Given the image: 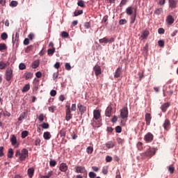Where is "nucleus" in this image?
I'll return each instance as SVG.
<instances>
[{
    "label": "nucleus",
    "mask_w": 178,
    "mask_h": 178,
    "mask_svg": "<svg viewBox=\"0 0 178 178\" xmlns=\"http://www.w3.org/2000/svg\"><path fill=\"white\" fill-rule=\"evenodd\" d=\"M163 127L164 129L168 131L170 129V120L169 119H165Z\"/></svg>",
    "instance_id": "f8f14e48"
},
{
    "label": "nucleus",
    "mask_w": 178,
    "mask_h": 178,
    "mask_svg": "<svg viewBox=\"0 0 178 178\" xmlns=\"http://www.w3.org/2000/svg\"><path fill=\"white\" fill-rule=\"evenodd\" d=\"M142 156H147V158H152L155 155V149L149 147L147 150L142 153Z\"/></svg>",
    "instance_id": "20e7f679"
},
{
    "label": "nucleus",
    "mask_w": 178,
    "mask_h": 178,
    "mask_svg": "<svg viewBox=\"0 0 178 178\" xmlns=\"http://www.w3.org/2000/svg\"><path fill=\"white\" fill-rule=\"evenodd\" d=\"M41 144V139H40V138H36V140H35V145L36 147H40Z\"/></svg>",
    "instance_id": "79ce46f5"
},
{
    "label": "nucleus",
    "mask_w": 178,
    "mask_h": 178,
    "mask_svg": "<svg viewBox=\"0 0 178 178\" xmlns=\"http://www.w3.org/2000/svg\"><path fill=\"white\" fill-rule=\"evenodd\" d=\"M136 17H137V7H135L134 15L130 17L131 24H134V22H136Z\"/></svg>",
    "instance_id": "4468645a"
},
{
    "label": "nucleus",
    "mask_w": 178,
    "mask_h": 178,
    "mask_svg": "<svg viewBox=\"0 0 178 178\" xmlns=\"http://www.w3.org/2000/svg\"><path fill=\"white\" fill-rule=\"evenodd\" d=\"M93 70L95 72V76H99L101 73H102V70L101 69V67L97 64L94 66Z\"/></svg>",
    "instance_id": "9d476101"
},
{
    "label": "nucleus",
    "mask_w": 178,
    "mask_h": 178,
    "mask_svg": "<svg viewBox=\"0 0 178 178\" xmlns=\"http://www.w3.org/2000/svg\"><path fill=\"white\" fill-rule=\"evenodd\" d=\"M65 69L66 70H72V66L70 65V63H65Z\"/></svg>",
    "instance_id": "052dcab7"
},
{
    "label": "nucleus",
    "mask_w": 178,
    "mask_h": 178,
    "mask_svg": "<svg viewBox=\"0 0 178 178\" xmlns=\"http://www.w3.org/2000/svg\"><path fill=\"white\" fill-rule=\"evenodd\" d=\"M33 77V73L31 72H26L25 73V79L29 80V79H31Z\"/></svg>",
    "instance_id": "e433bc0d"
},
{
    "label": "nucleus",
    "mask_w": 178,
    "mask_h": 178,
    "mask_svg": "<svg viewBox=\"0 0 178 178\" xmlns=\"http://www.w3.org/2000/svg\"><path fill=\"white\" fill-rule=\"evenodd\" d=\"M93 120L94 122H95V120H98L99 124L97 127L101 126V111H99V110H95L93 111Z\"/></svg>",
    "instance_id": "39448f33"
},
{
    "label": "nucleus",
    "mask_w": 178,
    "mask_h": 178,
    "mask_svg": "<svg viewBox=\"0 0 178 178\" xmlns=\"http://www.w3.org/2000/svg\"><path fill=\"white\" fill-rule=\"evenodd\" d=\"M60 137H63L65 138L66 137V130L65 129H61L59 133Z\"/></svg>",
    "instance_id": "c9c22d12"
},
{
    "label": "nucleus",
    "mask_w": 178,
    "mask_h": 178,
    "mask_svg": "<svg viewBox=\"0 0 178 178\" xmlns=\"http://www.w3.org/2000/svg\"><path fill=\"white\" fill-rule=\"evenodd\" d=\"M49 165L51 168H54V166H56V161L53 160V159H50Z\"/></svg>",
    "instance_id": "4c0bfd02"
},
{
    "label": "nucleus",
    "mask_w": 178,
    "mask_h": 178,
    "mask_svg": "<svg viewBox=\"0 0 178 178\" xmlns=\"http://www.w3.org/2000/svg\"><path fill=\"white\" fill-rule=\"evenodd\" d=\"M159 34H165V29L163 28H159L158 29Z\"/></svg>",
    "instance_id": "69168bd1"
},
{
    "label": "nucleus",
    "mask_w": 178,
    "mask_h": 178,
    "mask_svg": "<svg viewBox=\"0 0 178 178\" xmlns=\"http://www.w3.org/2000/svg\"><path fill=\"white\" fill-rule=\"evenodd\" d=\"M18 3L17 1H12L10 3V6H11L12 8H16V6H17Z\"/></svg>",
    "instance_id": "a19ab883"
},
{
    "label": "nucleus",
    "mask_w": 178,
    "mask_h": 178,
    "mask_svg": "<svg viewBox=\"0 0 178 178\" xmlns=\"http://www.w3.org/2000/svg\"><path fill=\"white\" fill-rule=\"evenodd\" d=\"M113 158L111 156H106V162H112Z\"/></svg>",
    "instance_id": "0e129e2a"
},
{
    "label": "nucleus",
    "mask_w": 178,
    "mask_h": 178,
    "mask_svg": "<svg viewBox=\"0 0 178 178\" xmlns=\"http://www.w3.org/2000/svg\"><path fill=\"white\" fill-rule=\"evenodd\" d=\"M1 40H7L8 39V33H1Z\"/></svg>",
    "instance_id": "49530a36"
},
{
    "label": "nucleus",
    "mask_w": 178,
    "mask_h": 178,
    "mask_svg": "<svg viewBox=\"0 0 178 178\" xmlns=\"http://www.w3.org/2000/svg\"><path fill=\"white\" fill-rule=\"evenodd\" d=\"M159 47H161V48H163L165 47V41L160 40L158 41Z\"/></svg>",
    "instance_id": "a18cd8bd"
},
{
    "label": "nucleus",
    "mask_w": 178,
    "mask_h": 178,
    "mask_svg": "<svg viewBox=\"0 0 178 178\" xmlns=\"http://www.w3.org/2000/svg\"><path fill=\"white\" fill-rule=\"evenodd\" d=\"M16 41H19V33H15V35H13V43L15 44Z\"/></svg>",
    "instance_id": "72a5a7b5"
},
{
    "label": "nucleus",
    "mask_w": 178,
    "mask_h": 178,
    "mask_svg": "<svg viewBox=\"0 0 178 178\" xmlns=\"http://www.w3.org/2000/svg\"><path fill=\"white\" fill-rule=\"evenodd\" d=\"M106 147L108 149L111 148H113V147H115V142L108 141V143H106Z\"/></svg>",
    "instance_id": "5701e85b"
},
{
    "label": "nucleus",
    "mask_w": 178,
    "mask_h": 178,
    "mask_svg": "<svg viewBox=\"0 0 178 178\" xmlns=\"http://www.w3.org/2000/svg\"><path fill=\"white\" fill-rule=\"evenodd\" d=\"M120 112V118L126 122V120H127V117L129 116V110L127 107L122 108V109H121Z\"/></svg>",
    "instance_id": "7ed1b4c3"
},
{
    "label": "nucleus",
    "mask_w": 178,
    "mask_h": 178,
    "mask_svg": "<svg viewBox=\"0 0 178 178\" xmlns=\"http://www.w3.org/2000/svg\"><path fill=\"white\" fill-rule=\"evenodd\" d=\"M29 90H30V84H26L23 87L22 91V92H27Z\"/></svg>",
    "instance_id": "7c9ffc66"
},
{
    "label": "nucleus",
    "mask_w": 178,
    "mask_h": 178,
    "mask_svg": "<svg viewBox=\"0 0 178 178\" xmlns=\"http://www.w3.org/2000/svg\"><path fill=\"white\" fill-rule=\"evenodd\" d=\"M137 148H138V149L139 150V151H142V149H143V143H141V142H138V143H137Z\"/></svg>",
    "instance_id": "37998d69"
},
{
    "label": "nucleus",
    "mask_w": 178,
    "mask_h": 178,
    "mask_svg": "<svg viewBox=\"0 0 178 178\" xmlns=\"http://www.w3.org/2000/svg\"><path fill=\"white\" fill-rule=\"evenodd\" d=\"M77 108L81 113V115H83V113H86V112H87V107L80 103L77 104Z\"/></svg>",
    "instance_id": "1a4fd4ad"
},
{
    "label": "nucleus",
    "mask_w": 178,
    "mask_h": 178,
    "mask_svg": "<svg viewBox=\"0 0 178 178\" xmlns=\"http://www.w3.org/2000/svg\"><path fill=\"white\" fill-rule=\"evenodd\" d=\"M15 156L19 158L20 162H23V161H26V159L29 158V150L27 149H22L21 151L17 150Z\"/></svg>",
    "instance_id": "f257e3e1"
},
{
    "label": "nucleus",
    "mask_w": 178,
    "mask_h": 178,
    "mask_svg": "<svg viewBox=\"0 0 178 178\" xmlns=\"http://www.w3.org/2000/svg\"><path fill=\"white\" fill-rule=\"evenodd\" d=\"M59 169L61 172H66V170H67V169H68L67 165H66V163H62L60 165Z\"/></svg>",
    "instance_id": "aec40b11"
},
{
    "label": "nucleus",
    "mask_w": 178,
    "mask_h": 178,
    "mask_svg": "<svg viewBox=\"0 0 178 178\" xmlns=\"http://www.w3.org/2000/svg\"><path fill=\"white\" fill-rule=\"evenodd\" d=\"M163 12V9L162 8H158L154 11V15H156L157 16H159L161 13Z\"/></svg>",
    "instance_id": "2f4dec72"
},
{
    "label": "nucleus",
    "mask_w": 178,
    "mask_h": 178,
    "mask_svg": "<svg viewBox=\"0 0 178 178\" xmlns=\"http://www.w3.org/2000/svg\"><path fill=\"white\" fill-rule=\"evenodd\" d=\"M84 27L85 29H90V27H91V23L90 22H85L84 23Z\"/></svg>",
    "instance_id": "680f3d73"
},
{
    "label": "nucleus",
    "mask_w": 178,
    "mask_h": 178,
    "mask_svg": "<svg viewBox=\"0 0 178 178\" xmlns=\"http://www.w3.org/2000/svg\"><path fill=\"white\" fill-rule=\"evenodd\" d=\"M54 175V171L51 170V171H49L46 175H43L42 177V178H49L51 177V176H52Z\"/></svg>",
    "instance_id": "c756f323"
},
{
    "label": "nucleus",
    "mask_w": 178,
    "mask_h": 178,
    "mask_svg": "<svg viewBox=\"0 0 178 178\" xmlns=\"http://www.w3.org/2000/svg\"><path fill=\"white\" fill-rule=\"evenodd\" d=\"M48 55H54L55 54V47H53L52 49H49L47 50Z\"/></svg>",
    "instance_id": "ea45409f"
},
{
    "label": "nucleus",
    "mask_w": 178,
    "mask_h": 178,
    "mask_svg": "<svg viewBox=\"0 0 178 178\" xmlns=\"http://www.w3.org/2000/svg\"><path fill=\"white\" fill-rule=\"evenodd\" d=\"M145 119L147 126H149V124H151V119H152V117H151V114L148 113H146L145 115Z\"/></svg>",
    "instance_id": "f3484780"
},
{
    "label": "nucleus",
    "mask_w": 178,
    "mask_h": 178,
    "mask_svg": "<svg viewBox=\"0 0 178 178\" xmlns=\"http://www.w3.org/2000/svg\"><path fill=\"white\" fill-rule=\"evenodd\" d=\"M136 7L137 8V6L135 7L129 6L126 9V13L128 15V16H131L133 15V10L134 11V9H136Z\"/></svg>",
    "instance_id": "dca6fc26"
},
{
    "label": "nucleus",
    "mask_w": 178,
    "mask_h": 178,
    "mask_svg": "<svg viewBox=\"0 0 178 178\" xmlns=\"http://www.w3.org/2000/svg\"><path fill=\"white\" fill-rule=\"evenodd\" d=\"M170 106V103H165L161 106V109L162 112H166L168 111V108Z\"/></svg>",
    "instance_id": "6ab92c4d"
},
{
    "label": "nucleus",
    "mask_w": 178,
    "mask_h": 178,
    "mask_svg": "<svg viewBox=\"0 0 178 178\" xmlns=\"http://www.w3.org/2000/svg\"><path fill=\"white\" fill-rule=\"evenodd\" d=\"M19 70H24V69H26V64L25 63H20L19 65Z\"/></svg>",
    "instance_id": "603ef678"
},
{
    "label": "nucleus",
    "mask_w": 178,
    "mask_h": 178,
    "mask_svg": "<svg viewBox=\"0 0 178 178\" xmlns=\"http://www.w3.org/2000/svg\"><path fill=\"white\" fill-rule=\"evenodd\" d=\"M76 173H82L83 175H87V170H86L85 167L81 165H77L75 167Z\"/></svg>",
    "instance_id": "0eeeda50"
},
{
    "label": "nucleus",
    "mask_w": 178,
    "mask_h": 178,
    "mask_svg": "<svg viewBox=\"0 0 178 178\" xmlns=\"http://www.w3.org/2000/svg\"><path fill=\"white\" fill-rule=\"evenodd\" d=\"M61 36L63 38H67V37H69V33L66 31H63L61 33Z\"/></svg>",
    "instance_id": "864d4df0"
},
{
    "label": "nucleus",
    "mask_w": 178,
    "mask_h": 178,
    "mask_svg": "<svg viewBox=\"0 0 178 178\" xmlns=\"http://www.w3.org/2000/svg\"><path fill=\"white\" fill-rule=\"evenodd\" d=\"M115 131H116L117 133H122V127H120V126H117V127H115Z\"/></svg>",
    "instance_id": "e2e57ef3"
},
{
    "label": "nucleus",
    "mask_w": 178,
    "mask_h": 178,
    "mask_svg": "<svg viewBox=\"0 0 178 178\" xmlns=\"http://www.w3.org/2000/svg\"><path fill=\"white\" fill-rule=\"evenodd\" d=\"M79 15H83V10H76L74 13V16H79Z\"/></svg>",
    "instance_id": "5fc2aeb1"
},
{
    "label": "nucleus",
    "mask_w": 178,
    "mask_h": 178,
    "mask_svg": "<svg viewBox=\"0 0 178 178\" xmlns=\"http://www.w3.org/2000/svg\"><path fill=\"white\" fill-rule=\"evenodd\" d=\"M78 6H80L81 8H84V1L80 0L77 3Z\"/></svg>",
    "instance_id": "6e6d98bb"
},
{
    "label": "nucleus",
    "mask_w": 178,
    "mask_h": 178,
    "mask_svg": "<svg viewBox=\"0 0 178 178\" xmlns=\"http://www.w3.org/2000/svg\"><path fill=\"white\" fill-rule=\"evenodd\" d=\"M66 111H65V120H67V122H69V120H70V119H72L73 118V115L72 114V111H70V106H66Z\"/></svg>",
    "instance_id": "423d86ee"
},
{
    "label": "nucleus",
    "mask_w": 178,
    "mask_h": 178,
    "mask_svg": "<svg viewBox=\"0 0 178 178\" xmlns=\"http://www.w3.org/2000/svg\"><path fill=\"white\" fill-rule=\"evenodd\" d=\"M167 22L169 24H173V23H175V19H173V17L172 15H168L167 17Z\"/></svg>",
    "instance_id": "b1692460"
},
{
    "label": "nucleus",
    "mask_w": 178,
    "mask_h": 178,
    "mask_svg": "<svg viewBox=\"0 0 178 178\" xmlns=\"http://www.w3.org/2000/svg\"><path fill=\"white\" fill-rule=\"evenodd\" d=\"M41 127H42L43 129H49V124H48L47 122H43L41 124Z\"/></svg>",
    "instance_id": "8fccbe9b"
},
{
    "label": "nucleus",
    "mask_w": 178,
    "mask_h": 178,
    "mask_svg": "<svg viewBox=\"0 0 178 178\" xmlns=\"http://www.w3.org/2000/svg\"><path fill=\"white\" fill-rule=\"evenodd\" d=\"M13 79V70L12 68L8 67L6 70L5 73V79L6 81H10Z\"/></svg>",
    "instance_id": "f03ea898"
},
{
    "label": "nucleus",
    "mask_w": 178,
    "mask_h": 178,
    "mask_svg": "<svg viewBox=\"0 0 178 178\" xmlns=\"http://www.w3.org/2000/svg\"><path fill=\"white\" fill-rule=\"evenodd\" d=\"M144 140L147 143H152L154 140V134H152L151 132H148L146 135H145Z\"/></svg>",
    "instance_id": "6e6552de"
},
{
    "label": "nucleus",
    "mask_w": 178,
    "mask_h": 178,
    "mask_svg": "<svg viewBox=\"0 0 178 178\" xmlns=\"http://www.w3.org/2000/svg\"><path fill=\"white\" fill-rule=\"evenodd\" d=\"M10 65L8 61H0V70H3L6 67H8Z\"/></svg>",
    "instance_id": "2eb2a0df"
},
{
    "label": "nucleus",
    "mask_w": 178,
    "mask_h": 178,
    "mask_svg": "<svg viewBox=\"0 0 178 178\" xmlns=\"http://www.w3.org/2000/svg\"><path fill=\"white\" fill-rule=\"evenodd\" d=\"M93 152H94V148H92V147L89 146L87 147L86 152L88 154H92Z\"/></svg>",
    "instance_id": "58836bf2"
},
{
    "label": "nucleus",
    "mask_w": 178,
    "mask_h": 178,
    "mask_svg": "<svg viewBox=\"0 0 178 178\" xmlns=\"http://www.w3.org/2000/svg\"><path fill=\"white\" fill-rule=\"evenodd\" d=\"M51 137V133H49V131H46L43 134V138H44V140H49Z\"/></svg>",
    "instance_id": "a878e982"
},
{
    "label": "nucleus",
    "mask_w": 178,
    "mask_h": 178,
    "mask_svg": "<svg viewBox=\"0 0 178 178\" xmlns=\"http://www.w3.org/2000/svg\"><path fill=\"white\" fill-rule=\"evenodd\" d=\"M126 23H127V20H126V19H122L119 21V24H120V26L126 24Z\"/></svg>",
    "instance_id": "4d7b16f0"
},
{
    "label": "nucleus",
    "mask_w": 178,
    "mask_h": 178,
    "mask_svg": "<svg viewBox=\"0 0 178 178\" xmlns=\"http://www.w3.org/2000/svg\"><path fill=\"white\" fill-rule=\"evenodd\" d=\"M148 35H149V31L148 30H145L141 34V37L143 39L148 38Z\"/></svg>",
    "instance_id": "4be33fe9"
},
{
    "label": "nucleus",
    "mask_w": 178,
    "mask_h": 178,
    "mask_svg": "<svg viewBox=\"0 0 178 178\" xmlns=\"http://www.w3.org/2000/svg\"><path fill=\"white\" fill-rule=\"evenodd\" d=\"M120 72H122V70L120 69V67H119L117 68L114 74L115 79H118V77H120Z\"/></svg>",
    "instance_id": "412c9836"
},
{
    "label": "nucleus",
    "mask_w": 178,
    "mask_h": 178,
    "mask_svg": "<svg viewBox=\"0 0 178 178\" xmlns=\"http://www.w3.org/2000/svg\"><path fill=\"white\" fill-rule=\"evenodd\" d=\"M102 173L103 175H108V167L102 168Z\"/></svg>",
    "instance_id": "bf43d9fd"
},
{
    "label": "nucleus",
    "mask_w": 178,
    "mask_h": 178,
    "mask_svg": "<svg viewBox=\"0 0 178 178\" xmlns=\"http://www.w3.org/2000/svg\"><path fill=\"white\" fill-rule=\"evenodd\" d=\"M49 112H51V113H54V112H55V111H56V106H51L49 107Z\"/></svg>",
    "instance_id": "3c124183"
},
{
    "label": "nucleus",
    "mask_w": 178,
    "mask_h": 178,
    "mask_svg": "<svg viewBox=\"0 0 178 178\" xmlns=\"http://www.w3.org/2000/svg\"><path fill=\"white\" fill-rule=\"evenodd\" d=\"M168 172L170 175H173V173H175V166H173V165H170L168 167Z\"/></svg>",
    "instance_id": "cd10ccee"
},
{
    "label": "nucleus",
    "mask_w": 178,
    "mask_h": 178,
    "mask_svg": "<svg viewBox=\"0 0 178 178\" xmlns=\"http://www.w3.org/2000/svg\"><path fill=\"white\" fill-rule=\"evenodd\" d=\"M89 177L95 178V177H97V174H95V172H89Z\"/></svg>",
    "instance_id": "13d9d810"
},
{
    "label": "nucleus",
    "mask_w": 178,
    "mask_h": 178,
    "mask_svg": "<svg viewBox=\"0 0 178 178\" xmlns=\"http://www.w3.org/2000/svg\"><path fill=\"white\" fill-rule=\"evenodd\" d=\"M28 175L30 178H32L34 176V169L33 168L28 169Z\"/></svg>",
    "instance_id": "bb28decb"
},
{
    "label": "nucleus",
    "mask_w": 178,
    "mask_h": 178,
    "mask_svg": "<svg viewBox=\"0 0 178 178\" xmlns=\"http://www.w3.org/2000/svg\"><path fill=\"white\" fill-rule=\"evenodd\" d=\"M129 0H122L120 3V8H123L126 3H127Z\"/></svg>",
    "instance_id": "09e8293b"
},
{
    "label": "nucleus",
    "mask_w": 178,
    "mask_h": 178,
    "mask_svg": "<svg viewBox=\"0 0 178 178\" xmlns=\"http://www.w3.org/2000/svg\"><path fill=\"white\" fill-rule=\"evenodd\" d=\"M10 143L13 147H18L19 145V142H17V138L15 135H12L10 138Z\"/></svg>",
    "instance_id": "9b49d317"
},
{
    "label": "nucleus",
    "mask_w": 178,
    "mask_h": 178,
    "mask_svg": "<svg viewBox=\"0 0 178 178\" xmlns=\"http://www.w3.org/2000/svg\"><path fill=\"white\" fill-rule=\"evenodd\" d=\"M112 114V106H108L105 111V115L108 118H111V115Z\"/></svg>",
    "instance_id": "a211bd4d"
},
{
    "label": "nucleus",
    "mask_w": 178,
    "mask_h": 178,
    "mask_svg": "<svg viewBox=\"0 0 178 178\" xmlns=\"http://www.w3.org/2000/svg\"><path fill=\"white\" fill-rule=\"evenodd\" d=\"M32 68L37 69L40 66V60H36L32 63Z\"/></svg>",
    "instance_id": "393cba45"
},
{
    "label": "nucleus",
    "mask_w": 178,
    "mask_h": 178,
    "mask_svg": "<svg viewBox=\"0 0 178 178\" xmlns=\"http://www.w3.org/2000/svg\"><path fill=\"white\" fill-rule=\"evenodd\" d=\"M168 3H169V7L171 8V9H176V8L177 7V0H169Z\"/></svg>",
    "instance_id": "ddd939ff"
},
{
    "label": "nucleus",
    "mask_w": 178,
    "mask_h": 178,
    "mask_svg": "<svg viewBox=\"0 0 178 178\" xmlns=\"http://www.w3.org/2000/svg\"><path fill=\"white\" fill-rule=\"evenodd\" d=\"M3 149H5L3 146H1L0 147V157L5 156V153L3 152Z\"/></svg>",
    "instance_id": "c03bdc74"
},
{
    "label": "nucleus",
    "mask_w": 178,
    "mask_h": 178,
    "mask_svg": "<svg viewBox=\"0 0 178 178\" xmlns=\"http://www.w3.org/2000/svg\"><path fill=\"white\" fill-rule=\"evenodd\" d=\"M100 44H108V38L106 37L103 38L99 40Z\"/></svg>",
    "instance_id": "f704fd0d"
},
{
    "label": "nucleus",
    "mask_w": 178,
    "mask_h": 178,
    "mask_svg": "<svg viewBox=\"0 0 178 178\" xmlns=\"http://www.w3.org/2000/svg\"><path fill=\"white\" fill-rule=\"evenodd\" d=\"M29 136V131H24L22 132V138H26Z\"/></svg>",
    "instance_id": "de8ad7c7"
},
{
    "label": "nucleus",
    "mask_w": 178,
    "mask_h": 178,
    "mask_svg": "<svg viewBox=\"0 0 178 178\" xmlns=\"http://www.w3.org/2000/svg\"><path fill=\"white\" fill-rule=\"evenodd\" d=\"M8 49V47L5 43H0V51H5Z\"/></svg>",
    "instance_id": "473e14b6"
},
{
    "label": "nucleus",
    "mask_w": 178,
    "mask_h": 178,
    "mask_svg": "<svg viewBox=\"0 0 178 178\" xmlns=\"http://www.w3.org/2000/svg\"><path fill=\"white\" fill-rule=\"evenodd\" d=\"M38 120H40V122H44V114H40Z\"/></svg>",
    "instance_id": "774afa93"
},
{
    "label": "nucleus",
    "mask_w": 178,
    "mask_h": 178,
    "mask_svg": "<svg viewBox=\"0 0 178 178\" xmlns=\"http://www.w3.org/2000/svg\"><path fill=\"white\" fill-rule=\"evenodd\" d=\"M108 17H109L108 15H104L102 19V23H106V22H108Z\"/></svg>",
    "instance_id": "338daca9"
},
{
    "label": "nucleus",
    "mask_w": 178,
    "mask_h": 178,
    "mask_svg": "<svg viewBox=\"0 0 178 178\" xmlns=\"http://www.w3.org/2000/svg\"><path fill=\"white\" fill-rule=\"evenodd\" d=\"M13 154H14L13 149L12 148L8 149V154H7L8 158H10V159L13 158Z\"/></svg>",
    "instance_id": "c85d7f7f"
}]
</instances>
